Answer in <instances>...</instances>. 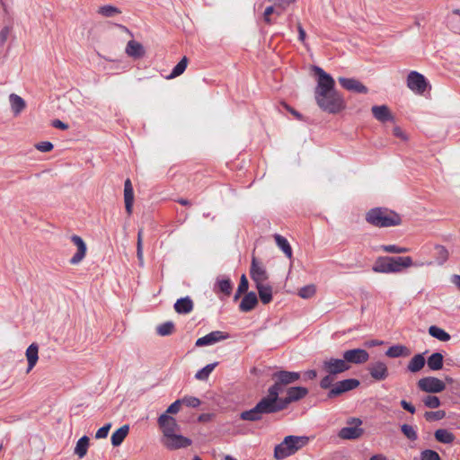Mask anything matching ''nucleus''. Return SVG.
<instances>
[{
  "label": "nucleus",
  "instance_id": "nucleus-44",
  "mask_svg": "<svg viewBox=\"0 0 460 460\" xmlns=\"http://www.w3.org/2000/svg\"><path fill=\"white\" fill-rule=\"evenodd\" d=\"M446 416V411L439 410L436 411H426L424 413V418L427 421H435V420H440L444 419Z\"/></svg>",
  "mask_w": 460,
  "mask_h": 460
},
{
  "label": "nucleus",
  "instance_id": "nucleus-57",
  "mask_svg": "<svg viewBox=\"0 0 460 460\" xmlns=\"http://www.w3.org/2000/svg\"><path fill=\"white\" fill-rule=\"evenodd\" d=\"M398 247L399 246L395 244L382 245L380 247V250H382L385 252L397 253Z\"/></svg>",
  "mask_w": 460,
  "mask_h": 460
},
{
  "label": "nucleus",
  "instance_id": "nucleus-41",
  "mask_svg": "<svg viewBox=\"0 0 460 460\" xmlns=\"http://www.w3.org/2000/svg\"><path fill=\"white\" fill-rule=\"evenodd\" d=\"M157 333L161 336H167L173 332L174 331V324L172 322H165L162 324H160L157 329Z\"/></svg>",
  "mask_w": 460,
  "mask_h": 460
},
{
  "label": "nucleus",
  "instance_id": "nucleus-6",
  "mask_svg": "<svg viewBox=\"0 0 460 460\" xmlns=\"http://www.w3.org/2000/svg\"><path fill=\"white\" fill-rule=\"evenodd\" d=\"M299 378L300 374L298 372L281 370L273 373L272 380L274 384L269 387L266 396L276 402V398L284 393L286 387L296 382Z\"/></svg>",
  "mask_w": 460,
  "mask_h": 460
},
{
  "label": "nucleus",
  "instance_id": "nucleus-21",
  "mask_svg": "<svg viewBox=\"0 0 460 460\" xmlns=\"http://www.w3.org/2000/svg\"><path fill=\"white\" fill-rule=\"evenodd\" d=\"M373 116L380 122L393 120L394 117L386 105L373 106L371 108Z\"/></svg>",
  "mask_w": 460,
  "mask_h": 460
},
{
  "label": "nucleus",
  "instance_id": "nucleus-7",
  "mask_svg": "<svg viewBox=\"0 0 460 460\" xmlns=\"http://www.w3.org/2000/svg\"><path fill=\"white\" fill-rule=\"evenodd\" d=\"M276 412L277 411L273 402L267 396H264L252 409L243 411L240 418L243 420L257 421L262 419L263 414H271Z\"/></svg>",
  "mask_w": 460,
  "mask_h": 460
},
{
  "label": "nucleus",
  "instance_id": "nucleus-19",
  "mask_svg": "<svg viewBox=\"0 0 460 460\" xmlns=\"http://www.w3.org/2000/svg\"><path fill=\"white\" fill-rule=\"evenodd\" d=\"M339 83L343 88L349 91L359 93H367L368 92L367 88L363 84L354 78L340 77Z\"/></svg>",
  "mask_w": 460,
  "mask_h": 460
},
{
  "label": "nucleus",
  "instance_id": "nucleus-39",
  "mask_svg": "<svg viewBox=\"0 0 460 460\" xmlns=\"http://www.w3.org/2000/svg\"><path fill=\"white\" fill-rule=\"evenodd\" d=\"M217 362L207 365L206 367H204L203 368H201L200 370H199L196 373L195 377L199 380L208 379L210 373L214 370V368L217 367Z\"/></svg>",
  "mask_w": 460,
  "mask_h": 460
},
{
  "label": "nucleus",
  "instance_id": "nucleus-36",
  "mask_svg": "<svg viewBox=\"0 0 460 460\" xmlns=\"http://www.w3.org/2000/svg\"><path fill=\"white\" fill-rule=\"evenodd\" d=\"M188 65V58L186 57H183L181 61L173 67L172 73L167 77L168 79L175 78L179 75H181L186 69Z\"/></svg>",
  "mask_w": 460,
  "mask_h": 460
},
{
  "label": "nucleus",
  "instance_id": "nucleus-10",
  "mask_svg": "<svg viewBox=\"0 0 460 460\" xmlns=\"http://www.w3.org/2000/svg\"><path fill=\"white\" fill-rule=\"evenodd\" d=\"M349 368L350 366L344 358H325L322 364V370L332 376L346 372Z\"/></svg>",
  "mask_w": 460,
  "mask_h": 460
},
{
  "label": "nucleus",
  "instance_id": "nucleus-25",
  "mask_svg": "<svg viewBox=\"0 0 460 460\" xmlns=\"http://www.w3.org/2000/svg\"><path fill=\"white\" fill-rule=\"evenodd\" d=\"M173 307L178 314H186L193 310V302L189 296H185L178 299Z\"/></svg>",
  "mask_w": 460,
  "mask_h": 460
},
{
  "label": "nucleus",
  "instance_id": "nucleus-52",
  "mask_svg": "<svg viewBox=\"0 0 460 460\" xmlns=\"http://www.w3.org/2000/svg\"><path fill=\"white\" fill-rule=\"evenodd\" d=\"M272 3L275 6L285 10L288 5L295 3L296 0H268Z\"/></svg>",
  "mask_w": 460,
  "mask_h": 460
},
{
  "label": "nucleus",
  "instance_id": "nucleus-37",
  "mask_svg": "<svg viewBox=\"0 0 460 460\" xmlns=\"http://www.w3.org/2000/svg\"><path fill=\"white\" fill-rule=\"evenodd\" d=\"M98 13L104 17H114L121 13V11L116 6L108 4L101 6L98 10Z\"/></svg>",
  "mask_w": 460,
  "mask_h": 460
},
{
  "label": "nucleus",
  "instance_id": "nucleus-20",
  "mask_svg": "<svg viewBox=\"0 0 460 460\" xmlns=\"http://www.w3.org/2000/svg\"><path fill=\"white\" fill-rule=\"evenodd\" d=\"M124 201L128 215H131L134 202V190L129 179H127L124 183Z\"/></svg>",
  "mask_w": 460,
  "mask_h": 460
},
{
  "label": "nucleus",
  "instance_id": "nucleus-9",
  "mask_svg": "<svg viewBox=\"0 0 460 460\" xmlns=\"http://www.w3.org/2000/svg\"><path fill=\"white\" fill-rule=\"evenodd\" d=\"M362 420L358 418H351L348 420V427L342 428L339 431V438L341 439H357L360 438L364 430L360 428Z\"/></svg>",
  "mask_w": 460,
  "mask_h": 460
},
{
  "label": "nucleus",
  "instance_id": "nucleus-17",
  "mask_svg": "<svg viewBox=\"0 0 460 460\" xmlns=\"http://www.w3.org/2000/svg\"><path fill=\"white\" fill-rule=\"evenodd\" d=\"M250 273L251 278L255 282L256 286L262 284L265 280L268 279V273L265 268L263 265L259 263L254 257L252 260Z\"/></svg>",
  "mask_w": 460,
  "mask_h": 460
},
{
  "label": "nucleus",
  "instance_id": "nucleus-35",
  "mask_svg": "<svg viewBox=\"0 0 460 460\" xmlns=\"http://www.w3.org/2000/svg\"><path fill=\"white\" fill-rule=\"evenodd\" d=\"M429 333L440 341H447L450 340V335L445 330L436 325H432L429 328Z\"/></svg>",
  "mask_w": 460,
  "mask_h": 460
},
{
  "label": "nucleus",
  "instance_id": "nucleus-22",
  "mask_svg": "<svg viewBox=\"0 0 460 460\" xmlns=\"http://www.w3.org/2000/svg\"><path fill=\"white\" fill-rule=\"evenodd\" d=\"M257 304L258 298L256 294L254 292H249L242 299L239 305V309L242 312H250L256 306Z\"/></svg>",
  "mask_w": 460,
  "mask_h": 460
},
{
  "label": "nucleus",
  "instance_id": "nucleus-61",
  "mask_svg": "<svg viewBox=\"0 0 460 460\" xmlns=\"http://www.w3.org/2000/svg\"><path fill=\"white\" fill-rule=\"evenodd\" d=\"M52 126L57 128L63 129V130L68 128V126L66 123H64L61 120H59V119L53 120Z\"/></svg>",
  "mask_w": 460,
  "mask_h": 460
},
{
  "label": "nucleus",
  "instance_id": "nucleus-4",
  "mask_svg": "<svg viewBox=\"0 0 460 460\" xmlns=\"http://www.w3.org/2000/svg\"><path fill=\"white\" fill-rule=\"evenodd\" d=\"M366 221L376 227H390L399 226L402 218L399 214L385 208H371L366 214Z\"/></svg>",
  "mask_w": 460,
  "mask_h": 460
},
{
  "label": "nucleus",
  "instance_id": "nucleus-58",
  "mask_svg": "<svg viewBox=\"0 0 460 460\" xmlns=\"http://www.w3.org/2000/svg\"><path fill=\"white\" fill-rule=\"evenodd\" d=\"M402 409L413 414L416 411L415 407L405 400H402L400 402Z\"/></svg>",
  "mask_w": 460,
  "mask_h": 460
},
{
  "label": "nucleus",
  "instance_id": "nucleus-62",
  "mask_svg": "<svg viewBox=\"0 0 460 460\" xmlns=\"http://www.w3.org/2000/svg\"><path fill=\"white\" fill-rule=\"evenodd\" d=\"M317 376V373L315 370H307L304 373V377L305 379H309V380H312V379H314Z\"/></svg>",
  "mask_w": 460,
  "mask_h": 460
},
{
  "label": "nucleus",
  "instance_id": "nucleus-23",
  "mask_svg": "<svg viewBox=\"0 0 460 460\" xmlns=\"http://www.w3.org/2000/svg\"><path fill=\"white\" fill-rule=\"evenodd\" d=\"M126 53L133 58H140L145 55V49L141 43L136 40H129L126 47Z\"/></svg>",
  "mask_w": 460,
  "mask_h": 460
},
{
  "label": "nucleus",
  "instance_id": "nucleus-16",
  "mask_svg": "<svg viewBox=\"0 0 460 460\" xmlns=\"http://www.w3.org/2000/svg\"><path fill=\"white\" fill-rule=\"evenodd\" d=\"M228 337H229V335L226 332H224L221 331H214L201 338H199L196 341L195 345L197 347L209 346V345H213L217 342L225 341Z\"/></svg>",
  "mask_w": 460,
  "mask_h": 460
},
{
  "label": "nucleus",
  "instance_id": "nucleus-29",
  "mask_svg": "<svg viewBox=\"0 0 460 460\" xmlns=\"http://www.w3.org/2000/svg\"><path fill=\"white\" fill-rule=\"evenodd\" d=\"M9 101L12 111L15 116L19 115L26 106L24 100L15 93L10 94Z\"/></svg>",
  "mask_w": 460,
  "mask_h": 460
},
{
  "label": "nucleus",
  "instance_id": "nucleus-63",
  "mask_svg": "<svg viewBox=\"0 0 460 460\" xmlns=\"http://www.w3.org/2000/svg\"><path fill=\"white\" fill-rule=\"evenodd\" d=\"M369 460H387L386 456L383 454L374 455Z\"/></svg>",
  "mask_w": 460,
  "mask_h": 460
},
{
  "label": "nucleus",
  "instance_id": "nucleus-47",
  "mask_svg": "<svg viewBox=\"0 0 460 460\" xmlns=\"http://www.w3.org/2000/svg\"><path fill=\"white\" fill-rule=\"evenodd\" d=\"M181 402L183 405L191 408H197L200 405L201 402L199 398L193 396H184L181 399Z\"/></svg>",
  "mask_w": 460,
  "mask_h": 460
},
{
  "label": "nucleus",
  "instance_id": "nucleus-54",
  "mask_svg": "<svg viewBox=\"0 0 460 460\" xmlns=\"http://www.w3.org/2000/svg\"><path fill=\"white\" fill-rule=\"evenodd\" d=\"M248 288H249L248 279L245 277V275L243 274L241 277V279H240L238 288H237L238 293H245L248 290Z\"/></svg>",
  "mask_w": 460,
  "mask_h": 460
},
{
  "label": "nucleus",
  "instance_id": "nucleus-30",
  "mask_svg": "<svg viewBox=\"0 0 460 460\" xmlns=\"http://www.w3.org/2000/svg\"><path fill=\"white\" fill-rule=\"evenodd\" d=\"M444 357L439 352L432 353L427 359L428 367L432 371H438L443 367Z\"/></svg>",
  "mask_w": 460,
  "mask_h": 460
},
{
  "label": "nucleus",
  "instance_id": "nucleus-40",
  "mask_svg": "<svg viewBox=\"0 0 460 460\" xmlns=\"http://www.w3.org/2000/svg\"><path fill=\"white\" fill-rule=\"evenodd\" d=\"M137 256L139 261V265H144V254H143V229H140L137 233Z\"/></svg>",
  "mask_w": 460,
  "mask_h": 460
},
{
  "label": "nucleus",
  "instance_id": "nucleus-60",
  "mask_svg": "<svg viewBox=\"0 0 460 460\" xmlns=\"http://www.w3.org/2000/svg\"><path fill=\"white\" fill-rule=\"evenodd\" d=\"M9 28L8 27H4L1 31H0V44H4L8 36H9Z\"/></svg>",
  "mask_w": 460,
  "mask_h": 460
},
{
  "label": "nucleus",
  "instance_id": "nucleus-12",
  "mask_svg": "<svg viewBox=\"0 0 460 460\" xmlns=\"http://www.w3.org/2000/svg\"><path fill=\"white\" fill-rule=\"evenodd\" d=\"M407 86L412 92L422 94L427 89L428 82L420 73L411 71L407 76Z\"/></svg>",
  "mask_w": 460,
  "mask_h": 460
},
{
  "label": "nucleus",
  "instance_id": "nucleus-28",
  "mask_svg": "<svg viewBox=\"0 0 460 460\" xmlns=\"http://www.w3.org/2000/svg\"><path fill=\"white\" fill-rule=\"evenodd\" d=\"M129 431L128 425H123L111 435V444L113 447H119L126 438Z\"/></svg>",
  "mask_w": 460,
  "mask_h": 460
},
{
  "label": "nucleus",
  "instance_id": "nucleus-46",
  "mask_svg": "<svg viewBox=\"0 0 460 460\" xmlns=\"http://www.w3.org/2000/svg\"><path fill=\"white\" fill-rule=\"evenodd\" d=\"M218 287L220 291L227 296L231 294L233 289L232 282L229 279L219 280Z\"/></svg>",
  "mask_w": 460,
  "mask_h": 460
},
{
  "label": "nucleus",
  "instance_id": "nucleus-55",
  "mask_svg": "<svg viewBox=\"0 0 460 460\" xmlns=\"http://www.w3.org/2000/svg\"><path fill=\"white\" fill-rule=\"evenodd\" d=\"M274 4L273 5H270V6H268L265 11H264V13H263V20L264 22L267 23V24H271L272 22H271V19H270V15L274 13Z\"/></svg>",
  "mask_w": 460,
  "mask_h": 460
},
{
  "label": "nucleus",
  "instance_id": "nucleus-50",
  "mask_svg": "<svg viewBox=\"0 0 460 460\" xmlns=\"http://www.w3.org/2000/svg\"><path fill=\"white\" fill-rule=\"evenodd\" d=\"M111 423H107L106 425H104L103 427L100 428L96 433H95V438L97 439H101V438H107L108 434H109V431L111 429Z\"/></svg>",
  "mask_w": 460,
  "mask_h": 460
},
{
  "label": "nucleus",
  "instance_id": "nucleus-53",
  "mask_svg": "<svg viewBox=\"0 0 460 460\" xmlns=\"http://www.w3.org/2000/svg\"><path fill=\"white\" fill-rule=\"evenodd\" d=\"M35 147L37 148V150L40 151V152H49L53 149L54 146L52 143L49 142V141H43V142H40L38 143Z\"/></svg>",
  "mask_w": 460,
  "mask_h": 460
},
{
  "label": "nucleus",
  "instance_id": "nucleus-34",
  "mask_svg": "<svg viewBox=\"0 0 460 460\" xmlns=\"http://www.w3.org/2000/svg\"><path fill=\"white\" fill-rule=\"evenodd\" d=\"M274 239L276 241L277 245L279 249L283 251L285 255L288 258H292V248L288 243V241L283 237L282 235L276 234H274Z\"/></svg>",
  "mask_w": 460,
  "mask_h": 460
},
{
  "label": "nucleus",
  "instance_id": "nucleus-51",
  "mask_svg": "<svg viewBox=\"0 0 460 460\" xmlns=\"http://www.w3.org/2000/svg\"><path fill=\"white\" fill-rule=\"evenodd\" d=\"M334 378L332 375L327 374L320 382V386L323 389H328L332 387V382Z\"/></svg>",
  "mask_w": 460,
  "mask_h": 460
},
{
  "label": "nucleus",
  "instance_id": "nucleus-49",
  "mask_svg": "<svg viewBox=\"0 0 460 460\" xmlns=\"http://www.w3.org/2000/svg\"><path fill=\"white\" fill-rule=\"evenodd\" d=\"M182 405L181 399L176 400L174 402H172L165 411L164 414L169 415V414H176L179 412L181 406Z\"/></svg>",
  "mask_w": 460,
  "mask_h": 460
},
{
  "label": "nucleus",
  "instance_id": "nucleus-14",
  "mask_svg": "<svg viewBox=\"0 0 460 460\" xmlns=\"http://www.w3.org/2000/svg\"><path fill=\"white\" fill-rule=\"evenodd\" d=\"M343 358L347 364H363L369 358V354L363 349H348L343 352Z\"/></svg>",
  "mask_w": 460,
  "mask_h": 460
},
{
  "label": "nucleus",
  "instance_id": "nucleus-24",
  "mask_svg": "<svg viewBox=\"0 0 460 460\" xmlns=\"http://www.w3.org/2000/svg\"><path fill=\"white\" fill-rule=\"evenodd\" d=\"M39 346L31 343L26 349V358L28 360L27 373H29L36 365L39 359Z\"/></svg>",
  "mask_w": 460,
  "mask_h": 460
},
{
  "label": "nucleus",
  "instance_id": "nucleus-3",
  "mask_svg": "<svg viewBox=\"0 0 460 460\" xmlns=\"http://www.w3.org/2000/svg\"><path fill=\"white\" fill-rule=\"evenodd\" d=\"M432 261H413L411 257H378L373 265V271L376 273H399L410 267L430 266Z\"/></svg>",
  "mask_w": 460,
  "mask_h": 460
},
{
  "label": "nucleus",
  "instance_id": "nucleus-59",
  "mask_svg": "<svg viewBox=\"0 0 460 460\" xmlns=\"http://www.w3.org/2000/svg\"><path fill=\"white\" fill-rule=\"evenodd\" d=\"M297 31L299 40L305 44L306 33L300 22L297 23Z\"/></svg>",
  "mask_w": 460,
  "mask_h": 460
},
{
  "label": "nucleus",
  "instance_id": "nucleus-18",
  "mask_svg": "<svg viewBox=\"0 0 460 460\" xmlns=\"http://www.w3.org/2000/svg\"><path fill=\"white\" fill-rule=\"evenodd\" d=\"M71 241L76 246L77 252L70 259V263L73 265L80 263L86 255L87 247L84 241L78 235H72Z\"/></svg>",
  "mask_w": 460,
  "mask_h": 460
},
{
  "label": "nucleus",
  "instance_id": "nucleus-56",
  "mask_svg": "<svg viewBox=\"0 0 460 460\" xmlns=\"http://www.w3.org/2000/svg\"><path fill=\"white\" fill-rule=\"evenodd\" d=\"M393 133L394 137L401 138L402 140L406 141L408 139L406 134L402 131L400 127H394L393 129Z\"/></svg>",
  "mask_w": 460,
  "mask_h": 460
},
{
  "label": "nucleus",
  "instance_id": "nucleus-42",
  "mask_svg": "<svg viewBox=\"0 0 460 460\" xmlns=\"http://www.w3.org/2000/svg\"><path fill=\"white\" fill-rule=\"evenodd\" d=\"M423 404L430 409L438 408L441 404L440 400L436 395H427L422 398Z\"/></svg>",
  "mask_w": 460,
  "mask_h": 460
},
{
  "label": "nucleus",
  "instance_id": "nucleus-38",
  "mask_svg": "<svg viewBox=\"0 0 460 460\" xmlns=\"http://www.w3.org/2000/svg\"><path fill=\"white\" fill-rule=\"evenodd\" d=\"M435 256L438 264L442 265L448 259V252L442 245L435 246Z\"/></svg>",
  "mask_w": 460,
  "mask_h": 460
},
{
  "label": "nucleus",
  "instance_id": "nucleus-2",
  "mask_svg": "<svg viewBox=\"0 0 460 460\" xmlns=\"http://www.w3.org/2000/svg\"><path fill=\"white\" fill-rule=\"evenodd\" d=\"M157 422L163 433L161 443L167 449L177 450L186 448L191 445L190 438L179 433L180 426L173 417L162 414L159 416Z\"/></svg>",
  "mask_w": 460,
  "mask_h": 460
},
{
  "label": "nucleus",
  "instance_id": "nucleus-13",
  "mask_svg": "<svg viewBox=\"0 0 460 460\" xmlns=\"http://www.w3.org/2000/svg\"><path fill=\"white\" fill-rule=\"evenodd\" d=\"M360 385L359 381L355 378L345 379L339 381L332 385L328 393L329 398H333L341 395L345 392L351 391Z\"/></svg>",
  "mask_w": 460,
  "mask_h": 460
},
{
  "label": "nucleus",
  "instance_id": "nucleus-48",
  "mask_svg": "<svg viewBox=\"0 0 460 460\" xmlns=\"http://www.w3.org/2000/svg\"><path fill=\"white\" fill-rule=\"evenodd\" d=\"M420 460H441L438 452L425 449L420 453Z\"/></svg>",
  "mask_w": 460,
  "mask_h": 460
},
{
  "label": "nucleus",
  "instance_id": "nucleus-8",
  "mask_svg": "<svg viewBox=\"0 0 460 460\" xmlns=\"http://www.w3.org/2000/svg\"><path fill=\"white\" fill-rule=\"evenodd\" d=\"M308 394V389L302 386H293L287 389V396L280 398L279 395L276 398V402H273L277 412L285 410L288 404L293 402L299 401L305 397Z\"/></svg>",
  "mask_w": 460,
  "mask_h": 460
},
{
  "label": "nucleus",
  "instance_id": "nucleus-5",
  "mask_svg": "<svg viewBox=\"0 0 460 460\" xmlns=\"http://www.w3.org/2000/svg\"><path fill=\"white\" fill-rule=\"evenodd\" d=\"M309 441L310 438L306 436H287L280 444L275 447L274 457L277 460L285 459L305 447Z\"/></svg>",
  "mask_w": 460,
  "mask_h": 460
},
{
  "label": "nucleus",
  "instance_id": "nucleus-11",
  "mask_svg": "<svg viewBox=\"0 0 460 460\" xmlns=\"http://www.w3.org/2000/svg\"><path fill=\"white\" fill-rule=\"evenodd\" d=\"M417 385L420 390L429 394H438L441 393L446 389L445 383L434 376H427L420 378Z\"/></svg>",
  "mask_w": 460,
  "mask_h": 460
},
{
  "label": "nucleus",
  "instance_id": "nucleus-15",
  "mask_svg": "<svg viewBox=\"0 0 460 460\" xmlns=\"http://www.w3.org/2000/svg\"><path fill=\"white\" fill-rule=\"evenodd\" d=\"M367 370L376 381H384L389 376L387 365L383 361H375L368 365Z\"/></svg>",
  "mask_w": 460,
  "mask_h": 460
},
{
  "label": "nucleus",
  "instance_id": "nucleus-26",
  "mask_svg": "<svg viewBox=\"0 0 460 460\" xmlns=\"http://www.w3.org/2000/svg\"><path fill=\"white\" fill-rule=\"evenodd\" d=\"M411 355V350L404 345H394L391 346L386 351L385 356L388 358H399V357H408Z\"/></svg>",
  "mask_w": 460,
  "mask_h": 460
},
{
  "label": "nucleus",
  "instance_id": "nucleus-31",
  "mask_svg": "<svg viewBox=\"0 0 460 460\" xmlns=\"http://www.w3.org/2000/svg\"><path fill=\"white\" fill-rule=\"evenodd\" d=\"M261 301L267 305L272 300V288L269 285L259 284L256 286Z\"/></svg>",
  "mask_w": 460,
  "mask_h": 460
},
{
  "label": "nucleus",
  "instance_id": "nucleus-43",
  "mask_svg": "<svg viewBox=\"0 0 460 460\" xmlns=\"http://www.w3.org/2000/svg\"><path fill=\"white\" fill-rule=\"evenodd\" d=\"M402 434L410 440L415 441L418 438V435L414 428L409 424H402L401 426Z\"/></svg>",
  "mask_w": 460,
  "mask_h": 460
},
{
  "label": "nucleus",
  "instance_id": "nucleus-32",
  "mask_svg": "<svg viewBox=\"0 0 460 460\" xmlns=\"http://www.w3.org/2000/svg\"><path fill=\"white\" fill-rule=\"evenodd\" d=\"M89 441H90V439L87 436H83L76 442L74 453L79 458H83L87 454V450L89 447Z\"/></svg>",
  "mask_w": 460,
  "mask_h": 460
},
{
  "label": "nucleus",
  "instance_id": "nucleus-64",
  "mask_svg": "<svg viewBox=\"0 0 460 460\" xmlns=\"http://www.w3.org/2000/svg\"><path fill=\"white\" fill-rule=\"evenodd\" d=\"M453 283L458 288H460V276L459 275H455L453 277Z\"/></svg>",
  "mask_w": 460,
  "mask_h": 460
},
{
  "label": "nucleus",
  "instance_id": "nucleus-27",
  "mask_svg": "<svg viewBox=\"0 0 460 460\" xmlns=\"http://www.w3.org/2000/svg\"><path fill=\"white\" fill-rule=\"evenodd\" d=\"M426 359L423 354H416L409 361L407 365V369L411 373H417L424 367Z\"/></svg>",
  "mask_w": 460,
  "mask_h": 460
},
{
  "label": "nucleus",
  "instance_id": "nucleus-45",
  "mask_svg": "<svg viewBox=\"0 0 460 460\" xmlns=\"http://www.w3.org/2000/svg\"><path fill=\"white\" fill-rule=\"evenodd\" d=\"M316 288L314 285H307L301 288L298 291V295L302 298H310L315 294Z\"/></svg>",
  "mask_w": 460,
  "mask_h": 460
},
{
  "label": "nucleus",
  "instance_id": "nucleus-33",
  "mask_svg": "<svg viewBox=\"0 0 460 460\" xmlns=\"http://www.w3.org/2000/svg\"><path fill=\"white\" fill-rule=\"evenodd\" d=\"M434 436L437 441L444 444H451L456 438L455 435L446 429H437Z\"/></svg>",
  "mask_w": 460,
  "mask_h": 460
},
{
  "label": "nucleus",
  "instance_id": "nucleus-1",
  "mask_svg": "<svg viewBox=\"0 0 460 460\" xmlns=\"http://www.w3.org/2000/svg\"><path fill=\"white\" fill-rule=\"evenodd\" d=\"M314 70L318 76L314 89V99L319 108L330 114H336L346 107L344 99L335 90V81L323 69L314 66Z\"/></svg>",
  "mask_w": 460,
  "mask_h": 460
}]
</instances>
